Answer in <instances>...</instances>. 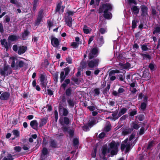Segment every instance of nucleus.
<instances>
[{
  "label": "nucleus",
  "mask_w": 160,
  "mask_h": 160,
  "mask_svg": "<svg viewBox=\"0 0 160 160\" xmlns=\"http://www.w3.org/2000/svg\"><path fill=\"white\" fill-rule=\"evenodd\" d=\"M112 9V7L109 3H103L100 5L98 9V13H101L103 12H106L108 11H111Z\"/></svg>",
  "instance_id": "obj_1"
},
{
  "label": "nucleus",
  "mask_w": 160,
  "mask_h": 160,
  "mask_svg": "<svg viewBox=\"0 0 160 160\" xmlns=\"http://www.w3.org/2000/svg\"><path fill=\"white\" fill-rule=\"evenodd\" d=\"M12 72V71L8 65H5L2 69H0V74L4 77L10 75Z\"/></svg>",
  "instance_id": "obj_2"
},
{
  "label": "nucleus",
  "mask_w": 160,
  "mask_h": 160,
  "mask_svg": "<svg viewBox=\"0 0 160 160\" xmlns=\"http://www.w3.org/2000/svg\"><path fill=\"white\" fill-rule=\"evenodd\" d=\"M99 61L98 58L94 59L88 61L87 63L89 68H93L98 66Z\"/></svg>",
  "instance_id": "obj_3"
},
{
  "label": "nucleus",
  "mask_w": 160,
  "mask_h": 160,
  "mask_svg": "<svg viewBox=\"0 0 160 160\" xmlns=\"http://www.w3.org/2000/svg\"><path fill=\"white\" fill-rule=\"evenodd\" d=\"M70 127H67L63 125L62 127V129L64 132H68L70 138H72L74 135L75 129L74 128L70 129Z\"/></svg>",
  "instance_id": "obj_4"
},
{
  "label": "nucleus",
  "mask_w": 160,
  "mask_h": 160,
  "mask_svg": "<svg viewBox=\"0 0 160 160\" xmlns=\"http://www.w3.org/2000/svg\"><path fill=\"white\" fill-rule=\"evenodd\" d=\"M98 54V49L97 48H92L89 53L88 57L90 60L94 58L97 56Z\"/></svg>",
  "instance_id": "obj_5"
},
{
  "label": "nucleus",
  "mask_w": 160,
  "mask_h": 160,
  "mask_svg": "<svg viewBox=\"0 0 160 160\" xmlns=\"http://www.w3.org/2000/svg\"><path fill=\"white\" fill-rule=\"evenodd\" d=\"M47 79H46V74L44 73L40 74V84L42 88L46 90V86L47 83L45 82V81H46Z\"/></svg>",
  "instance_id": "obj_6"
},
{
  "label": "nucleus",
  "mask_w": 160,
  "mask_h": 160,
  "mask_svg": "<svg viewBox=\"0 0 160 160\" xmlns=\"http://www.w3.org/2000/svg\"><path fill=\"white\" fill-rule=\"evenodd\" d=\"M58 111L60 115L62 114V115L64 116H67L69 113L68 109L63 107L62 105L60 104H59L58 107Z\"/></svg>",
  "instance_id": "obj_7"
},
{
  "label": "nucleus",
  "mask_w": 160,
  "mask_h": 160,
  "mask_svg": "<svg viewBox=\"0 0 160 160\" xmlns=\"http://www.w3.org/2000/svg\"><path fill=\"white\" fill-rule=\"evenodd\" d=\"M51 45L54 47H56L59 46V42L58 39L54 37L53 35L51 37Z\"/></svg>",
  "instance_id": "obj_8"
},
{
  "label": "nucleus",
  "mask_w": 160,
  "mask_h": 160,
  "mask_svg": "<svg viewBox=\"0 0 160 160\" xmlns=\"http://www.w3.org/2000/svg\"><path fill=\"white\" fill-rule=\"evenodd\" d=\"M10 93L9 92H3L0 96V100H8L10 96Z\"/></svg>",
  "instance_id": "obj_9"
},
{
  "label": "nucleus",
  "mask_w": 160,
  "mask_h": 160,
  "mask_svg": "<svg viewBox=\"0 0 160 160\" xmlns=\"http://www.w3.org/2000/svg\"><path fill=\"white\" fill-rule=\"evenodd\" d=\"M142 13L141 15L142 16L144 17L148 15V8L145 5H142L141 7Z\"/></svg>",
  "instance_id": "obj_10"
},
{
  "label": "nucleus",
  "mask_w": 160,
  "mask_h": 160,
  "mask_svg": "<svg viewBox=\"0 0 160 160\" xmlns=\"http://www.w3.org/2000/svg\"><path fill=\"white\" fill-rule=\"evenodd\" d=\"M17 61L16 62L15 69H20L21 68L23 67L25 64L24 62L20 60L16 59Z\"/></svg>",
  "instance_id": "obj_11"
},
{
  "label": "nucleus",
  "mask_w": 160,
  "mask_h": 160,
  "mask_svg": "<svg viewBox=\"0 0 160 160\" xmlns=\"http://www.w3.org/2000/svg\"><path fill=\"white\" fill-rule=\"evenodd\" d=\"M119 145V143L112 140L109 144L110 148L113 149H118V147Z\"/></svg>",
  "instance_id": "obj_12"
},
{
  "label": "nucleus",
  "mask_w": 160,
  "mask_h": 160,
  "mask_svg": "<svg viewBox=\"0 0 160 160\" xmlns=\"http://www.w3.org/2000/svg\"><path fill=\"white\" fill-rule=\"evenodd\" d=\"M42 18V12H40L38 15L36 20L35 21L34 25L35 26H38L40 24Z\"/></svg>",
  "instance_id": "obj_13"
},
{
  "label": "nucleus",
  "mask_w": 160,
  "mask_h": 160,
  "mask_svg": "<svg viewBox=\"0 0 160 160\" xmlns=\"http://www.w3.org/2000/svg\"><path fill=\"white\" fill-rule=\"evenodd\" d=\"M27 49L26 46H21L18 48V53L19 55H21L24 53Z\"/></svg>",
  "instance_id": "obj_14"
},
{
  "label": "nucleus",
  "mask_w": 160,
  "mask_h": 160,
  "mask_svg": "<svg viewBox=\"0 0 160 160\" xmlns=\"http://www.w3.org/2000/svg\"><path fill=\"white\" fill-rule=\"evenodd\" d=\"M132 131V129L128 127L123 128L122 133L123 135L125 136L131 133Z\"/></svg>",
  "instance_id": "obj_15"
},
{
  "label": "nucleus",
  "mask_w": 160,
  "mask_h": 160,
  "mask_svg": "<svg viewBox=\"0 0 160 160\" xmlns=\"http://www.w3.org/2000/svg\"><path fill=\"white\" fill-rule=\"evenodd\" d=\"M125 91V90L123 88H119L118 91H113L112 92V94L114 96H119L120 95Z\"/></svg>",
  "instance_id": "obj_16"
},
{
  "label": "nucleus",
  "mask_w": 160,
  "mask_h": 160,
  "mask_svg": "<svg viewBox=\"0 0 160 160\" xmlns=\"http://www.w3.org/2000/svg\"><path fill=\"white\" fill-rule=\"evenodd\" d=\"M59 122L62 125H63L64 124L68 125L70 124V122L69 118L66 116L63 118V120L60 118Z\"/></svg>",
  "instance_id": "obj_17"
},
{
  "label": "nucleus",
  "mask_w": 160,
  "mask_h": 160,
  "mask_svg": "<svg viewBox=\"0 0 160 160\" xmlns=\"http://www.w3.org/2000/svg\"><path fill=\"white\" fill-rule=\"evenodd\" d=\"M0 42L1 45L4 46V47L7 50H8L10 47L11 44L10 43L6 41V40L5 39H1L0 40Z\"/></svg>",
  "instance_id": "obj_18"
},
{
  "label": "nucleus",
  "mask_w": 160,
  "mask_h": 160,
  "mask_svg": "<svg viewBox=\"0 0 160 160\" xmlns=\"http://www.w3.org/2000/svg\"><path fill=\"white\" fill-rule=\"evenodd\" d=\"M131 9L133 14L137 15L139 13L140 8L138 6L133 5L131 8Z\"/></svg>",
  "instance_id": "obj_19"
},
{
  "label": "nucleus",
  "mask_w": 160,
  "mask_h": 160,
  "mask_svg": "<svg viewBox=\"0 0 160 160\" xmlns=\"http://www.w3.org/2000/svg\"><path fill=\"white\" fill-rule=\"evenodd\" d=\"M30 32L28 29L24 30L23 32H22V38L23 40H26L30 34Z\"/></svg>",
  "instance_id": "obj_20"
},
{
  "label": "nucleus",
  "mask_w": 160,
  "mask_h": 160,
  "mask_svg": "<svg viewBox=\"0 0 160 160\" xmlns=\"http://www.w3.org/2000/svg\"><path fill=\"white\" fill-rule=\"evenodd\" d=\"M72 18L71 16H67L65 19L66 24L69 27L72 26Z\"/></svg>",
  "instance_id": "obj_21"
},
{
  "label": "nucleus",
  "mask_w": 160,
  "mask_h": 160,
  "mask_svg": "<svg viewBox=\"0 0 160 160\" xmlns=\"http://www.w3.org/2000/svg\"><path fill=\"white\" fill-rule=\"evenodd\" d=\"M38 122L36 120L31 121L30 123V125L31 127L36 130H38Z\"/></svg>",
  "instance_id": "obj_22"
},
{
  "label": "nucleus",
  "mask_w": 160,
  "mask_h": 160,
  "mask_svg": "<svg viewBox=\"0 0 160 160\" xmlns=\"http://www.w3.org/2000/svg\"><path fill=\"white\" fill-rule=\"evenodd\" d=\"M118 110H116L113 112H112V116L113 118V120L115 121L118 119L119 117V114H118Z\"/></svg>",
  "instance_id": "obj_23"
},
{
  "label": "nucleus",
  "mask_w": 160,
  "mask_h": 160,
  "mask_svg": "<svg viewBox=\"0 0 160 160\" xmlns=\"http://www.w3.org/2000/svg\"><path fill=\"white\" fill-rule=\"evenodd\" d=\"M97 119L95 117H93L91 118V121H89L88 125L90 127L92 126L96 123Z\"/></svg>",
  "instance_id": "obj_24"
},
{
  "label": "nucleus",
  "mask_w": 160,
  "mask_h": 160,
  "mask_svg": "<svg viewBox=\"0 0 160 160\" xmlns=\"http://www.w3.org/2000/svg\"><path fill=\"white\" fill-rule=\"evenodd\" d=\"M18 39V36L16 35H11L9 36L8 39L12 42L15 41Z\"/></svg>",
  "instance_id": "obj_25"
},
{
  "label": "nucleus",
  "mask_w": 160,
  "mask_h": 160,
  "mask_svg": "<svg viewBox=\"0 0 160 160\" xmlns=\"http://www.w3.org/2000/svg\"><path fill=\"white\" fill-rule=\"evenodd\" d=\"M70 82V80L69 79H65L63 82L62 85V87L64 89H65L67 85L69 84Z\"/></svg>",
  "instance_id": "obj_26"
},
{
  "label": "nucleus",
  "mask_w": 160,
  "mask_h": 160,
  "mask_svg": "<svg viewBox=\"0 0 160 160\" xmlns=\"http://www.w3.org/2000/svg\"><path fill=\"white\" fill-rule=\"evenodd\" d=\"M119 65L123 68L125 69H127L131 66L130 64L128 62H127L125 64L120 63Z\"/></svg>",
  "instance_id": "obj_27"
},
{
  "label": "nucleus",
  "mask_w": 160,
  "mask_h": 160,
  "mask_svg": "<svg viewBox=\"0 0 160 160\" xmlns=\"http://www.w3.org/2000/svg\"><path fill=\"white\" fill-rule=\"evenodd\" d=\"M143 99V100H148V97L146 94H143L142 92L140 93L138 95V99Z\"/></svg>",
  "instance_id": "obj_28"
},
{
  "label": "nucleus",
  "mask_w": 160,
  "mask_h": 160,
  "mask_svg": "<svg viewBox=\"0 0 160 160\" xmlns=\"http://www.w3.org/2000/svg\"><path fill=\"white\" fill-rule=\"evenodd\" d=\"M96 107V106L94 103L91 102V105L88 106L87 108L90 111H93L95 110Z\"/></svg>",
  "instance_id": "obj_29"
},
{
  "label": "nucleus",
  "mask_w": 160,
  "mask_h": 160,
  "mask_svg": "<svg viewBox=\"0 0 160 160\" xmlns=\"http://www.w3.org/2000/svg\"><path fill=\"white\" fill-rule=\"evenodd\" d=\"M47 122V119L45 118L41 119V122L39 124V127L42 128Z\"/></svg>",
  "instance_id": "obj_30"
},
{
  "label": "nucleus",
  "mask_w": 160,
  "mask_h": 160,
  "mask_svg": "<svg viewBox=\"0 0 160 160\" xmlns=\"http://www.w3.org/2000/svg\"><path fill=\"white\" fill-rule=\"evenodd\" d=\"M57 145L56 141L55 140L51 139L50 142V146L53 148H56Z\"/></svg>",
  "instance_id": "obj_31"
},
{
  "label": "nucleus",
  "mask_w": 160,
  "mask_h": 160,
  "mask_svg": "<svg viewBox=\"0 0 160 160\" xmlns=\"http://www.w3.org/2000/svg\"><path fill=\"white\" fill-rule=\"evenodd\" d=\"M120 73L121 71H120L117 69H116L115 70H112L111 71L109 72V76H112L115 73Z\"/></svg>",
  "instance_id": "obj_32"
},
{
  "label": "nucleus",
  "mask_w": 160,
  "mask_h": 160,
  "mask_svg": "<svg viewBox=\"0 0 160 160\" xmlns=\"http://www.w3.org/2000/svg\"><path fill=\"white\" fill-rule=\"evenodd\" d=\"M72 91V90L71 88H68L66 90L65 94L66 96L68 98L71 96Z\"/></svg>",
  "instance_id": "obj_33"
},
{
  "label": "nucleus",
  "mask_w": 160,
  "mask_h": 160,
  "mask_svg": "<svg viewBox=\"0 0 160 160\" xmlns=\"http://www.w3.org/2000/svg\"><path fill=\"white\" fill-rule=\"evenodd\" d=\"M67 76V75L64 74V71H62L61 72L60 75V82L61 83L64 80Z\"/></svg>",
  "instance_id": "obj_34"
},
{
  "label": "nucleus",
  "mask_w": 160,
  "mask_h": 160,
  "mask_svg": "<svg viewBox=\"0 0 160 160\" xmlns=\"http://www.w3.org/2000/svg\"><path fill=\"white\" fill-rule=\"evenodd\" d=\"M110 88V84H108L107 87L104 88L103 91V93L104 95H106L109 92V90Z\"/></svg>",
  "instance_id": "obj_35"
},
{
  "label": "nucleus",
  "mask_w": 160,
  "mask_h": 160,
  "mask_svg": "<svg viewBox=\"0 0 160 160\" xmlns=\"http://www.w3.org/2000/svg\"><path fill=\"white\" fill-rule=\"evenodd\" d=\"M127 111V108H122L119 111L118 114H119V116H120V117L122 115L124 114Z\"/></svg>",
  "instance_id": "obj_36"
},
{
  "label": "nucleus",
  "mask_w": 160,
  "mask_h": 160,
  "mask_svg": "<svg viewBox=\"0 0 160 160\" xmlns=\"http://www.w3.org/2000/svg\"><path fill=\"white\" fill-rule=\"evenodd\" d=\"M139 128V125L138 124L135 122H133L132 123V126L131 129H132L133 130L134 129L138 130Z\"/></svg>",
  "instance_id": "obj_37"
},
{
  "label": "nucleus",
  "mask_w": 160,
  "mask_h": 160,
  "mask_svg": "<svg viewBox=\"0 0 160 160\" xmlns=\"http://www.w3.org/2000/svg\"><path fill=\"white\" fill-rule=\"evenodd\" d=\"M98 36H99V38L98 39V41L100 44H102L104 43V40L103 37L102 36H100V33H98L97 34Z\"/></svg>",
  "instance_id": "obj_38"
},
{
  "label": "nucleus",
  "mask_w": 160,
  "mask_h": 160,
  "mask_svg": "<svg viewBox=\"0 0 160 160\" xmlns=\"http://www.w3.org/2000/svg\"><path fill=\"white\" fill-rule=\"evenodd\" d=\"M153 34H160V27H156L154 28V30L153 32Z\"/></svg>",
  "instance_id": "obj_39"
},
{
  "label": "nucleus",
  "mask_w": 160,
  "mask_h": 160,
  "mask_svg": "<svg viewBox=\"0 0 160 160\" xmlns=\"http://www.w3.org/2000/svg\"><path fill=\"white\" fill-rule=\"evenodd\" d=\"M13 134L16 137H18L20 136V132L17 130L14 129L12 131Z\"/></svg>",
  "instance_id": "obj_40"
},
{
  "label": "nucleus",
  "mask_w": 160,
  "mask_h": 160,
  "mask_svg": "<svg viewBox=\"0 0 160 160\" xmlns=\"http://www.w3.org/2000/svg\"><path fill=\"white\" fill-rule=\"evenodd\" d=\"M147 101H146V102L142 103L141 104L140 108L143 111L145 110L146 109Z\"/></svg>",
  "instance_id": "obj_41"
},
{
  "label": "nucleus",
  "mask_w": 160,
  "mask_h": 160,
  "mask_svg": "<svg viewBox=\"0 0 160 160\" xmlns=\"http://www.w3.org/2000/svg\"><path fill=\"white\" fill-rule=\"evenodd\" d=\"M138 22V21L135 20V18H134V19H133L132 22V29H134L136 28L137 26V23Z\"/></svg>",
  "instance_id": "obj_42"
},
{
  "label": "nucleus",
  "mask_w": 160,
  "mask_h": 160,
  "mask_svg": "<svg viewBox=\"0 0 160 160\" xmlns=\"http://www.w3.org/2000/svg\"><path fill=\"white\" fill-rule=\"evenodd\" d=\"M131 144L130 143H128L126 144V149L125 150V153H128L131 149Z\"/></svg>",
  "instance_id": "obj_43"
},
{
  "label": "nucleus",
  "mask_w": 160,
  "mask_h": 160,
  "mask_svg": "<svg viewBox=\"0 0 160 160\" xmlns=\"http://www.w3.org/2000/svg\"><path fill=\"white\" fill-rule=\"evenodd\" d=\"M59 72H57L53 75V79L54 82H55V84L57 83L58 82V75Z\"/></svg>",
  "instance_id": "obj_44"
},
{
  "label": "nucleus",
  "mask_w": 160,
  "mask_h": 160,
  "mask_svg": "<svg viewBox=\"0 0 160 160\" xmlns=\"http://www.w3.org/2000/svg\"><path fill=\"white\" fill-rule=\"evenodd\" d=\"M62 4V2L60 1L57 5L55 11L56 12H59L60 11L61 8V6Z\"/></svg>",
  "instance_id": "obj_45"
},
{
  "label": "nucleus",
  "mask_w": 160,
  "mask_h": 160,
  "mask_svg": "<svg viewBox=\"0 0 160 160\" xmlns=\"http://www.w3.org/2000/svg\"><path fill=\"white\" fill-rule=\"evenodd\" d=\"M148 68L152 71L156 69V67L154 63H150L148 65Z\"/></svg>",
  "instance_id": "obj_46"
},
{
  "label": "nucleus",
  "mask_w": 160,
  "mask_h": 160,
  "mask_svg": "<svg viewBox=\"0 0 160 160\" xmlns=\"http://www.w3.org/2000/svg\"><path fill=\"white\" fill-rule=\"evenodd\" d=\"M103 12L104 13L103 16L104 18L108 19H109L110 18V14H111L110 12Z\"/></svg>",
  "instance_id": "obj_47"
},
{
  "label": "nucleus",
  "mask_w": 160,
  "mask_h": 160,
  "mask_svg": "<svg viewBox=\"0 0 160 160\" xmlns=\"http://www.w3.org/2000/svg\"><path fill=\"white\" fill-rule=\"evenodd\" d=\"M48 153V149L45 147H44L42 151V154L43 156H45Z\"/></svg>",
  "instance_id": "obj_48"
},
{
  "label": "nucleus",
  "mask_w": 160,
  "mask_h": 160,
  "mask_svg": "<svg viewBox=\"0 0 160 160\" xmlns=\"http://www.w3.org/2000/svg\"><path fill=\"white\" fill-rule=\"evenodd\" d=\"M83 31L86 34L89 33L90 32L88 28V27L86 25H85L84 26Z\"/></svg>",
  "instance_id": "obj_49"
},
{
  "label": "nucleus",
  "mask_w": 160,
  "mask_h": 160,
  "mask_svg": "<svg viewBox=\"0 0 160 160\" xmlns=\"http://www.w3.org/2000/svg\"><path fill=\"white\" fill-rule=\"evenodd\" d=\"M141 48L143 51H148L150 50L147 47V46L146 43L142 45H141Z\"/></svg>",
  "instance_id": "obj_50"
},
{
  "label": "nucleus",
  "mask_w": 160,
  "mask_h": 160,
  "mask_svg": "<svg viewBox=\"0 0 160 160\" xmlns=\"http://www.w3.org/2000/svg\"><path fill=\"white\" fill-rule=\"evenodd\" d=\"M100 89L99 88H96L93 90V92L94 96H98L100 94Z\"/></svg>",
  "instance_id": "obj_51"
},
{
  "label": "nucleus",
  "mask_w": 160,
  "mask_h": 160,
  "mask_svg": "<svg viewBox=\"0 0 160 160\" xmlns=\"http://www.w3.org/2000/svg\"><path fill=\"white\" fill-rule=\"evenodd\" d=\"M136 118H138V120L140 121H143L145 119V116L143 114H141L138 115L136 117Z\"/></svg>",
  "instance_id": "obj_52"
},
{
  "label": "nucleus",
  "mask_w": 160,
  "mask_h": 160,
  "mask_svg": "<svg viewBox=\"0 0 160 160\" xmlns=\"http://www.w3.org/2000/svg\"><path fill=\"white\" fill-rule=\"evenodd\" d=\"M8 158L5 157L3 158V160H13V158H12V155L11 154H8Z\"/></svg>",
  "instance_id": "obj_53"
},
{
  "label": "nucleus",
  "mask_w": 160,
  "mask_h": 160,
  "mask_svg": "<svg viewBox=\"0 0 160 160\" xmlns=\"http://www.w3.org/2000/svg\"><path fill=\"white\" fill-rule=\"evenodd\" d=\"M107 147H103L102 148V155H106L107 152Z\"/></svg>",
  "instance_id": "obj_54"
},
{
  "label": "nucleus",
  "mask_w": 160,
  "mask_h": 160,
  "mask_svg": "<svg viewBox=\"0 0 160 160\" xmlns=\"http://www.w3.org/2000/svg\"><path fill=\"white\" fill-rule=\"evenodd\" d=\"M137 114V111L136 109H134L133 111L130 112L129 115L130 116L133 117Z\"/></svg>",
  "instance_id": "obj_55"
},
{
  "label": "nucleus",
  "mask_w": 160,
  "mask_h": 160,
  "mask_svg": "<svg viewBox=\"0 0 160 160\" xmlns=\"http://www.w3.org/2000/svg\"><path fill=\"white\" fill-rule=\"evenodd\" d=\"M67 62L69 64H71L72 63V59L71 57L68 56L66 58Z\"/></svg>",
  "instance_id": "obj_56"
},
{
  "label": "nucleus",
  "mask_w": 160,
  "mask_h": 160,
  "mask_svg": "<svg viewBox=\"0 0 160 160\" xmlns=\"http://www.w3.org/2000/svg\"><path fill=\"white\" fill-rule=\"evenodd\" d=\"M78 43L73 42L72 43L71 46L73 47V48H76L78 47Z\"/></svg>",
  "instance_id": "obj_57"
},
{
  "label": "nucleus",
  "mask_w": 160,
  "mask_h": 160,
  "mask_svg": "<svg viewBox=\"0 0 160 160\" xmlns=\"http://www.w3.org/2000/svg\"><path fill=\"white\" fill-rule=\"evenodd\" d=\"M64 70L65 72V74H66V75L67 76L70 72V69L69 67H67L65 68L64 69Z\"/></svg>",
  "instance_id": "obj_58"
},
{
  "label": "nucleus",
  "mask_w": 160,
  "mask_h": 160,
  "mask_svg": "<svg viewBox=\"0 0 160 160\" xmlns=\"http://www.w3.org/2000/svg\"><path fill=\"white\" fill-rule=\"evenodd\" d=\"M10 20V17L8 15H6L4 18V21L6 23H9Z\"/></svg>",
  "instance_id": "obj_59"
},
{
  "label": "nucleus",
  "mask_w": 160,
  "mask_h": 160,
  "mask_svg": "<svg viewBox=\"0 0 160 160\" xmlns=\"http://www.w3.org/2000/svg\"><path fill=\"white\" fill-rule=\"evenodd\" d=\"M117 77H118L119 80L120 81H123L125 79V77L123 76V74H120L118 75Z\"/></svg>",
  "instance_id": "obj_60"
},
{
  "label": "nucleus",
  "mask_w": 160,
  "mask_h": 160,
  "mask_svg": "<svg viewBox=\"0 0 160 160\" xmlns=\"http://www.w3.org/2000/svg\"><path fill=\"white\" fill-rule=\"evenodd\" d=\"M154 144V141H152L149 142L148 143V146L147 147V149H150L153 146V145Z\"/></svg>",
  "instance_id": "obj_61"
},
{
  "label": "nucleus",
  "mask_w": 160,
  "mask_h": 160,
  "mask_svg": "<svg viewBox=\"0 0 160 160\" xmlns=\"http://www.w3.org/2000/svg\"><path fill=\"white\" fill-rule=\"evenodd\" d=\"M111 129V125H107L104 128V131L106 132H108Z\"/></svg>",
  "instance_id": "obj_62"
},
{
  "label": "nucleus",
  "mask_w": 160,
  "mask_h": 160,
  "mask_svg": "<svg viewBox=\"0 0 160 160\" xmlns=\"http://www.w3.org/2000/svg\"><path fill=\"white\" fill-rule=\"evenodd\" d=\"M106 135V134L105 132H102L99 135L98 138L100 139H102Z\"/></svg>",
  "instance_id": "obj_63"
},
{
  "label": "nucleus",
  "mask_w": 160,
  "mask_h": 160,
  "mask_svg": "<svg viewBox=\"0 0 160 160\" xmlns=\"http://www.w3.org/2000/svg\"><path fill=\"white\" fill-rule=\"evenodd\" d=\"M22 148L24 150L27 151L29 149L30 147L28 144H25L23 145Z\"/></svg>",
  "instance_id": "obj_64"
}]
</instances>
